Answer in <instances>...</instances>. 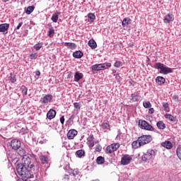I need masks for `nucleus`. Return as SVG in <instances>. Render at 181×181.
Wrapping results in <instances>:
<instances>
[{
	"label": "nucleus",
	"mask_w": 181,
	"mask_h": 181,
	"mask_svg": "<svg viewBox=\"0 0 181 181\" xmlns=\"http://www.w3.org/2000/svg\"><path fill=\"white\" fill-rule=\"evenodd\" d=\"M16 171L18 176H21L23 180H26V179H32L34 177L33 173H32L30 170L28 169V167H25V165L22 164H17Z\"/></svg>",
	"instance_id": "obj_1"
},
{
	"label": "nucleus",
	"mask_w": 181,
	"mask_h": 181,
	"mask_svg": "<svg viewBox=\"0 0 181 181\" xmlns=\"http://www.w3.org/2000/svg\"><path fill=\"white\" fill-rule=\"evenodd\" d=\"M158 151L153 149H148L146 153H144L141 157V160L143 162H148L156 156V153Z\"/></svg>",
	"instance_id": "obj_2"
},
{
	"label": "nucleus",
	"mask_w": 181,
	"mask_h": 181,
	"mask_svg": "<svg viewBox=\"0 0 181 181\" xmlns=\"http://www.w3.org/2000/svg\"><path fill=\"white\" fill-rule=\"evenodd\" d=\"M154 69L160 70L161 74H169V73H173V69L172 68L165 67L163 66V64L160 62H156L154 64Z\"/></svg>",
	"instance_id": "obj_3"
},
{
	"label": "nucleus",
	"mask_w": 181,
	"mask_h": 181,
	"mask_svg": "<svg viewBox=\"0 0 181 181\" xmlns=\"http://www.w3.org/2000/svg\"><path fill=\"white\" fill-rule=\"evenodd\" d=\"M111 67V63L105 62L104 64H95L91 66L92 71H100L101 70H106Z\"/></svg>",
	"instance_id": "obj_4"
},
{
	"label": "nucleus",
	"mask_w": 181,
	"mask_h": 181,
	"mask_svg": "<svg viewBox=\"0 0 181 181\" xmlns=\"http://www.w3.org/2000/svg\"><path fill=\"white\" fill-rule=\"evenodd\" d=\"M18 165H23L25 168H29L30 169H33L35 168V165L32 163L30 157L28 156H25L22 158V163H19Z\"/></svg>",
	"instance_id": "obj_5"
},
{
	"label": "nucleus",
	"mask_w": 181,
	"mask_h": 181,
	"mask_svg": "<svg viewBox=\"0 0 181 181\" xmlns=\"http://www.w3.org/2000/svg\"><path fill=\"white\" fill-rule=\"evenodd\" d=\"M152 136L151 135H142L138 138V141L142 146L152 142Z\"/></svg>",
	"instance_id": "obj_6"
},
{
	"label": "nucleus",
	"mask_w": 181,
	"mask_h": 181,
	"mask_svg": "<svg viewBox=\"0 0 181 181\" xmlns=\"http://www.w3.org/2000/svg\"><path fill=\"white\" fill-rule=\"evenodd\" d=\"M139 125L141 129H146V131H153L155 129L152 125L145 120H139Z\"/></svg>",
	"instance_id": "obj_7"
},
{
	"label": "nucleus",
	"mask_w": 181,
	"mask_h": 181,
	"mask_svg": "<svg viewBox=\"0 0 181 181\" xmlns=\"http://www.w3.org/2000/svg\"><path fill=\"white\" fill-rule=\"evenodd\" d=\"M119 148V144L114 143L106 147L105 152L106 153H112V152H115Z\"/></svg>",
	"instance_id": "obj_8"
},
{
	"label": "nucleus",
	"mask_w": 181,
	"mask_h": 181,
	"mask_svg": "<svg viewBox=\"0 0 181 181\" xmlns=\"http://www.w3.org/2000/svg\"><path fill=\"white\" fill-rule=\"evenodd\" d=\"M131 160H132V157L128 154L123 155L121 158V165L123 166H127V165H129L131 163Z\"/></svg>",
	"instance_id": "obj_9"
},
{
	"label": "nucleus",
	"mask_w": 181,
	"mask_h": 181,
	"mask_svg": "<svg viewBox=\"0 0 181 181\" xmlns=\"http://www.w3.org/2000/svg\"><path fill=\"white\" fill-rule=\"evenodd\" d=\"M11 146L14 151H18V149H20L21 146H22V142L16 139H14L11 141Z\"/></svg>",
	"instance_id": "obj_10"
},
{
	"label": "nucleus",
	"mask_w": 181,
	"mask_h": 181,
	"mask_svg": "<svg viewBox=\"0 0 181 181\" xmlns=\"http://www.w3.org/2000/svg\"><path fill=\"white\" fill-rule=\"evenodd\" d=\"M52 100H53V95L47 94L42 98L41 103L42 104H47L48 103H52Z\"/></svg>",
	"instance_id": "obj_11"
},
{
	"label": "nucleus",
	"mask_w": 181,
	"mask_h": 181,
	"mask_svg": "<svg viewBox=\"0 0 181 181\" xmlns=\"http://www.w3.org/2000/svg\"><path fill=\"white\" fill-rule=\"evenodd\" d=\"M173 21H175V16L172 13L165 15L163 18L164 23H170V22H173Z\"/></svg>",
	"instance_id": "obj_12"
},
{
	"label": "nucleus",
	"mask_w": 181,
	"mask_h": 181,
	"mask_svg": "<svg viewBox=\"0 0 181 181\" xmlns=\"http://www.w3.org/2000/svg\"><path fill=\"white\" fill-rule=\"evenodd\" d=\"M9 29V23L0 24V32L6 35L8 30Z\"/></svg>",
	"instance_id": "obj_13"
},
{
	"label": "nucleus",
	"mask_w": 181,
	"mask_h": 181,
	"mask_svg": "<svg viewBox=\"0 0 181 181\" xmlns=\"http://www.w3.org/2000/svg\"><path fill=\"white\" fill-rule=\"evenodd\" d=\"M87 144L88 145V147L90 149H93L94 147V136L93 134H90L88 138H87Z\"/></svg>",
	"instance_id": "obj_14"
},
{
	"label": "nucleus",
	"mask_w": 181,
	"mask_h": 181,
	"mask_svg": "<svg viewBox=\"0 0 181 181\" xmlns=\"http://www.w3.org/2000/svg\"><path fill=\"white\" fill-rule=\"evenodd\" d=\"M78 132L76 129H71L67 133L68 139H74L75 136L77 135Z\"/></svg>",
	"instance_id": "obj_15"
},
{
	"label": "nucleus",
	"mask_w": 181,
	"mask_h": 181,
	"mask_svg": "<svg viewBox=\"0 0 181 181\" xmlns=\"http://www.w3.org/2000/svg\"><path fill=\"white\" fill-rule=\"evenodd\" d=\"M56 117V110L50 109L47 113V118L48 119H53Z\"/></svg>",
	"instance_id": "obj_16"
},
{
	"label": "nucleus",
	"mask_w": 181,
	"mask_h": 181,
	"mask_svg": "<svg viewBox=\"0 0 181 181\" xmlns=\"http://www.w3.org/2000/svg\"><path fill=\"white\" fill-rule=\"evenodd\" d=\"M84 77V75L81 72L76 71L74 75V81L78 82Z\"/></svg>",
	"instance_id": "obj_17"
},
{
	"label": "nucleus",
	"mask_w": 181,
	"mask_h": 181,
	"mask_svg": "<svg viewBox=\"0 0 181 181\" xmlns=\"http://www.w3.org/2000/svg\"><path fill=\"white\" fill-rule=\"evenodd\" d=\"M132 21V20H131V18H124L122 22V25L123 28H127V26H128V25H131Z\"/></svg>",
	"instance_id": "obj_18"
},
{
	"label": "nucleus",
	"mask_w": 181,
	"mask_h": 181,
	"mask_svg": "<svg viewBox=\"0 0 181 181\" xmlns=\"http://www.w3.org/2000/svg\"><path fill=\"white\" fill-rule=\"evenodd\" d=\"M161 145L162 146H163L164 148H166L167 149H172V148H173V144H172V142L169 141L163 142Z\"/></svg>",
	"instance_id": "obj_19"
},
{
	"label": "nucleus",
	"mask_w": 181,
	"mask_h": 181,
	"mask_svg": "<svg viewBox=\"0 0 181 181\" xmlns=\"http://www.w3.org/2000/svg\"><path fill=\"white\" fill-rule=\"evenodd\" d=\"M60 12L56 11L52 16L51 20L54 23H57V21H59V16L60 15Z\"/></svg>",
	"instance_id": "obj_20"
},
{
	"label": "nucleus",
	"mask_w": 181,
	"mask_h": 181,
	"mask_svg": "<svg viewBox=\"0 0 181 181\" xmlns=\"http://www.w3.org/2000/svg\"><path fill=\"white\" fill-rule=\"evenodd\" d=\"M132 146L133 149H138V148H141V146H142V144H141V141L137 139L132 142Z\"/></svg>",
	"instance_id": "obj_21"
},
{
	"label": "nucleus",
	"mask_w": 181,
	"mask_h": 181,
	"mask_svg": "<svg viewBox=\"0 0 181 181\" xmlns=\"http://www.w3.org/2000/svg\"><path fill=\"white\" fill-rule=\"evenodd\" d=\"M72 56L75 59H81V57L83 56V54L81 51H76L73 53Z\"/></svg>",
	"instance_id": "obj_22"
},
{
	"label": "nucleus",
	"mask_w": 181,
	"mask_h": 181,
	"mask_svg": "<svg viewBox=\"0 0 181 181\" xmlns=\"http://www.w3.org/2000/svg\"><path fill=\"white\" fill-rule=\"evenodd\" d=\"M165 81H166V79H165V78H163V76H158L156 78V82L158 83L159 86L165 84Z\"/></svg>",
	"instance_id": "obj_23"
},
{
	"label": "nucleus",
	"mask_w": 181,
	"mask_h": 181,
	"mask_svg": "<svg viewBox=\"0 0 181 181\" xmlns=\"http://www.w3.org/2000/svg\"><path fill=\"white\" fill-rule=\"evenodd\" d=\"M40 160H41L42 165H47L49 163V158L46 156H40Z\"/></svg>",
	"instance_id": "obj_24"
},
{
	"label": "nucleus",
	"mask_w": 181,
	"mask_h": 181,
	"mask_svg": "<svg viewBox=\"0 0 181 181\" xmlns=\"http://www.w3.org/2000/svg\"><path fill=\"white\" fill-rule=\"evenodd\" d=\"M88 46L91 49H97V42L93 39H91L88 41Z\"/></svg>",
	"instance_id": "obj_25"
},
{
	"label": "nucleus",
	"mask_w": 181,
	"mask_h": 181,
	"mask_svg": "<svg viewBox=\"0 0 181 181\" xmlns=\"http://www.w3.org/2000/svg\"><path fill=\"white\" fill-rule=\"evenodd\" d=\"M102 128L104 130V132H107V131H111L110 128V124L108 122H103L102 124Z\"/></svg>",
	"instance_id": "obj_26"
},
{
	"label": "nucleus",
	"mask_w": 181,
	"mask_h": 181,
	"mask_svg": "<svg viewBox=\"0 0 181 181\" xmlns=\"http://www.w3.org/2000/svg\"><path fill=\"white\" fill-rule=\"evenodd\" d=\"M64 45L65 46H66V47H69V49H71V50H74V49H76L77 47L76 43L74 42H65Z\"/></svg>",
	"instance_id": "obj_27"
},
{
	"label": "nucleus",
	"mask_w": 181,
	"mask_h": 181,
	"mask_svg": "<svg viewBox=\"0 0 181 181\" xmlns=\"http://www.w3.org/2000/svg\"><path fill=\"white\" fill-rule=\"evenodd\" d=\"M165 118H166V119H168V121H170V122H175V121H176L175 117L169 113L165 115Z\"/></svg>",
	"instance_id": "obj_28"
},
{
	"label": "nucleus",
	"mask_w": 181,
	"mask_h": 181,
	"mask_svg": "<svg viewBox=\"0 0 181 181\" xmlns=\"http://www.w3.org/2000/svg\"><path fill=\"white\" fill-rule=\"evenodd\" d=\"M156 127L158 129H165L166 128V125L163 123V121H159L156 123Z\"/></svg>",
	"instance_id": "obj_29"
},
{
	"label": "nucleus",
	"mask_w": 181,
	"mask_h": 181,
	"mask_svg": "<svg viewBox=\"0 0 181 181\" xmlns=\"http://www.w3.org/2000/svg\"><path fill=\"white\" fill-rule=\"evenodd\" d=\"M18 155H19V156H21V158H25V156H28L26 155V151H25V149L23 148H20L18 150Z\"/></svg>",
	"instance_id": "obj_30"
},
{
	"label": "nucleus",
	"mask_w": 181,
	"mask_h": 181,
	"mask_svg": "<svg viewBox=\"0 0 181 181\" xmlns=\"http://www.w3.org/2000/svg\"><path fill=\"white\" fill-rule=\"evenodd\" d=\"M76 155L78 156V158H83V156H85L86 155V152L84 151V150H78L76 152Z\"/></svg>",
	"instance_id": "obj_31"
},
{
	"label": "nucleus",
	"mask_w": 181,
	"mask_h": 181,
	"mask_svg": "<svg viewBox=\"0 0 181 181\" xmlns=\"http://www.w3.org/2000/svg\"><path fill=\"white\" fill-rule=\"evenodd\" d=\"M33 11H35V6H30L26 8L25 13H27V15H30Z\"/></svg>",
	"instance_id": "obj_32"
},
{
	"label": "nucleus",
	"mask_w": 181,
	"mask_h": 181,
	"mask_svg": "<svg viewBox=\"0 0 181 181\" xmlns=\"http://www.w3.org/2000/svg\"><path fill=\"white\" fill-rule=\"evenodd\" d=\"M105 162V159L103 156H98L96 159L98 165H103Z\"/></svg>",
	"instance_id": "obj_33"
},
{
	"label": "nucleus",
	"mask_w": 181,
	"mask_h": 181,
	"mask_svg": "<svg viewBox=\"0 0 181 181\" xmlns=\"http://www.w3.org/2000/svg\"><path fill=\"white\" fill-rule=\"evenodd\" d=\"M33 47L37 52L43 47V42H38L35 44Z\"/></svg>",
	"instance_id": "obj_34"
},
{
	"label": "nucleus",
	"mask_w": 181,
	"mask_h": 181,
	"mask_svg": "<svg viewBox=\"0 0 181 181\" xmlns=\"http://www.w3.org/2000/svg\"><path fill=\"white\" fill-rule=\"evenodd\" d=\"M88 22H94L95 21V15L93 13H90L88 14Z\"/></svg>",
	"instance_id": "obj_35"
},
{
	"label": "nucleus",
	"mask_w": 181,
	"mask_h": 181,
	"mask_svg": "<svg viewBox=\"0 0 181 181\" xmlns=\"http://www.w3.org/2000/svg\"><path fill=\"white\" fill-rule=\"evenodd\" d=\"M68 173L69 175H72V176H77V175H78V170L77 169L69 170Z\"/></svg>",
	"instance_id": "obj_36"
},
{
	"label": "nucleus",
	"mask_w": 181,
	"mask_h": 181,
	"mask_svg": "<svg viewBox=\"0 0 181 181\" xmlns=\"http://www.w3.org/2000/svg\"><path fill=\"white\" fill-rule=\"evenodd\" d=\"M21 91L23 95H28V88L25 86H22L21 88Z\"/></svg>",
	"instance_id": "obj_37"
},
{
	"label": "nucleus",
	"mask_w": 181,
	"mask_h": 181,
	"mask_svg": "<svg viewBox=\"0 0 181 181\" xmlns=\"http://www.w3.org/2000/svg\"><path fill=\"white\" fill-rule=\"evenodd\" d=\"M54 35V29L53 28V27H50L48 31V36L49 37H53Z\"/></svg>",
	"instance_id": "obj_38"
},
{
	"label": "nucleus",
	"mask_w": 181,
	"mask_h": 181,
	"mask_svg": "<svg viewBox=\"0 0 181 181\" xmlns=\"http://www.w3.org/2000/svg\"><path fill=\"white\" fill-rule=\"evenodd\" d=\"M143 105L144 108H151L152 107V104L148 100L143 102Z\"/></svg>",
	"instance_id": "obj_39"
},
{
	"label": "nucleus",
	"mask_w": 181,
	"mask_h": 181,
	"mask_svg": "<svg viewBox=\"0 0 181 181\" xmlns=\"http://www.w3.org/2000/svg\"><path fill=\"white\" fill-rule=\"evenodd\" d=\"M162 105L164 108V111L169 112V103L163 102Z\"/></svg>",
	"instance_id": "obj_40"
},
{
	"label": "nucleus",
	"mask_w": 181,
	"mask_h": 181,
	"mask_svg": "<svg viewBox=\"0 0 181 181\" xmlns=\"http://www.w3.org/2000/svg\"><path fill=\"white\" fill-rule=\"evenodd\" d=\"M123 65L124 64L121 61H116L115 63L114 64L115 67L117 68L122 67Z\"/></svg>",
	"instance_id": "obj_41"
},
{
	"label": "nucleus",
	"mask_w": 181,
	"mask_h": 181,
	"mask_svg": "<svg viewBox=\"0 0 181 181\" xmlns=\"http://www.w3.org/2000/svg\"><path fill=\"white\" fill-rule=\"evenodd\" d=\"M131 97L134 101H139L141 100V95H134V94H132Z\"/></svg>",
	"instance_id": "obj_42"
},
{
	"label": "nucleus",
	"mask_w": 181,
	"mask_h": 181,
	"mask_svg": "<svg viewBox=\"0 0 181 181\" xmlns=\"http://www.w3.org/2000/svg\"><path fill=\"white\" fill-rule=\"evenodd\" d=\"M10 81H11L12 83H16V76L15 74H11Z\"/></svg>",
	"instance_id": "obj_43"
},
{
	"label": "nucleus",
	"mask_w": 181,
	"mask_h": 181,
	"mask_svg": "<svg viewBox=\"0 0 181 181\" xmlns=\"http://www.w3.org/2000/svg\"><path fill=\"white\" fill-rule=\"evenodd\" d=\"M28 127H25V128H22L21 130H20V134L21 135H25V134H28Z\"/></svg>",
	"instance_id": "obj_44"
},
{
	"label": "nucleus",
	"mask_w": 181,
	"mask_h": 181,
	"mask_svg": "<svg viewBox=\"0 0 181 181\" xmlns=\"http://www.w3.org/2000/svg\"><path fill=\"white\" fill-rule=\"evenodd\" d=\"M30 59H31V60H35V59H37V54L34 53V54H30Z\"/></svg>",
	"instance_id": "obj_45"
},
{
	"label": "nucleus",
	"mask_w": 181,
	"mask_h": 181,
	"mask_svg": "<svg viewBox=\"0 0 181 181\" xmlns=\"http://www.w3.org/2000/svg\"><path fill=\"white\" fill-rule=\"evenodd\" d=\"M74 108H76V110H80V108H81V105H80L79 103H74Z\"/></svg>",
	"instance_id": "obj_46"
},
{
	"label": "nucleus",
	"mask_w": 181,
	"mask_h": 181,
	"mask_svg": "<svg viewBox=\"0 0 181 181\" xmlns=\"http://www.w3.org/2000/svg\"><path fill=\"white\" fill-rule=\"evenodd\" d=\"M103 149V148L101 147V146H96L95 151L96 152H101V150Z\"/></svg>",
	"instance_id": "obj_47"
},
{
	"label": "nucleus",
	"mask_w": 181,
	"mask_h": 181,
	"mask_svg": "<svg viewBox=\"0 0 181 181\" xmlns=\"http://www.w3.org/2000/svg\"><path fill=\"white\" fill-rule=\"evenodd\" d=\"M173 100L174 101H175L176 103H177V101H179V95H174L173 96Z\"/></svg>",
	"instance_id": "obj_48"
},
{
	"label": "nucleus",
	"mask_w": 181,
	"mask_h": 181,
	"mask_svg": "<svg viewBox=\"0 0 181 181\" xmlns=\"http://www.w3.org/2000/svg\"><path fill=\"white\" fill-rule=\"evenodd\" d=\"M22 25H23V22L21 21L18 23V25L16 27L17 30H19V29H21V28L22 27Z\"/></svg>",
	"instance_id": "obj_49"
},
{
	"label": "nucleus",
	"mask_w": 181,
	"mask_h": 181,
	"mask_svg": "<svg viewBox=\"0 0 181 181\" xmlns=\"http://www.w3.org/2000/svg\"><path fill=\"white\" fill-rule=\"evenodd\" d=\"M153 112H155V109L150 107L148 110V114H153Z\"/></svg>",
	"instance_id": "obj_50"
},
{
	"label": "nucleus",
	"mask_w": 181,
	"mask_h": 181,
	"mask_svg": "<svg viewBox=\"0 0 181 181\" xmlns=\"http://www.w3.org/2000/svg\"><path fill=\"white\" fill-rule=\"evenodd\" d=\"M60 122L62 125L64 124V116L60 117Z\"/></svg>",
	"instance_id": "obj_51"
},
{
	"label": "nucleus",
	"mask_w": 181,
	"mask_h": 181,
	"mask_svg": "<svg viewBox=\"0 0 181 181\" xmlns=\"http://www.w3.org/2000/svg\"><path fill=\"white\" fill-rule=\"evenodd\" d=\"M112 73H113V76H114L115 77H118V76H119L118 74H115V73H117V71H115V70H113V71H112Z\"/></svg>",
	"instance_id": "obj_52"
},
{
	"label": "nucleus",
	"mask_w": 181,
	"mask_h": 181,
	"mask_svg": "<svg viewBox=\"0 0 181 181\" xmlns=\"http://www.w3.org/2000/svg\"><path fill=\"white\" fill-rule=\"evenodd\" d=\"M129 47H134V43L133 42H130L128 44Z\"/></svg>",
	"instance_id": "obj_53"
},
{
	"label": "nucleus",
	"mask_w": 181,
	"mask_h": 181,
	"mask_svg": "<svg viewBox=\"0 0 181 181\" xmlns=\"http://www.w3.org/2000/svg\"><path fill=\"white\" fill-rule=\"evenodd\" d=\"M35 74H36L37 76H40V71H37L35 72Z\"/></svg>",
	"instance_id": "obj_54"
},
{
	"label": "nucleus",
	"mask_w": 181,
	"mask_h": 181,
	"mask_svg": "<svg viewBox=\"0 0 181 181\" xmlns=\"http://www.w3.org/2000/svg\"><path fill=\"white\" fill-rule=\"evenodd\" d=\"M2 2H8L9 0H1Z\"/></svg>",
	"instance_id": "obj_55"
},
{
	"label": "nucleus",
	"mask_w": 181,
	"mask_h": 181,
	"mask_svg": "<svg viewBox=\"0 0 181 181\" xmlns=\"http://www.w3.org/2000/svg\"><path fill=\"white\" fill-rule=\"evenodd\" d=\"M92 181H100V180H92Z\"/></svg>",
	"instance_id": "obj_56"
},
{
	"label": "nucleus",
	"mask_w": 181,
	"mask_h": 181,
	"mask_svg": "<svg viewBox=\"0 0 181 181\" xmlns=\"http://www.w3.org/2000/svg\"><path fill=\"white\" fill-rule=\"evenodd\" d=\"M118 139V135L116 136V139Z\"/></svg>",
	"instance_id": "obj_57"
}]
</instances>
